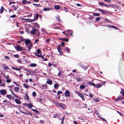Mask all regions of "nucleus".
Returning a JSON list of instances; mask_svg holds the SVG:
<instances>
[{
    "label": "nucleus",
    "mask_w": 124,
    "mask_h": 124,
    "mask_svg": "<svg viewBox=\"0 0 124 124\" xmlns=\"http://www.w3.org/2000/svg\"><path fill=\"white\" fill-rule=\"evenodd\" d=\"M14 47L17 51H22V47H20L19 45H17L16 46H14Z\"/></svg>",
    "instance_id": "nucleus-1"
},
{
    "label": "nucleus",
    "mask_w": 124,
    "mask_h": 124,
    "mask_svg": "<svg viewBox=\"0 0 124 124\" xmlns=\"http://www.w3.org/2000/svg\"><path fill=\"white\" fill-rule=\"evenodd\" d=\"M25 45L27 48L29 49L28 51V52H29L32 46V43H31V44H28Z\"/></svg>",
    "instance_id": "nucleus-2"
},
{
    "label": "nucleus",
    "mask_w": 124,
    "mask_h": 124,
    "mask_svg": "<svg viewBox=\"0 0 124 124\" xmlns=\"http://www.w3.org/2000/svg\"><path fill=\"white\" fill-rule=\"evenodd\" d=\"M25 45L31 43V40L28 39H24Z\"/></svg>",
    "instance_id": "nucleus-3"
},
{
    "label": "nucleus",
    "mask_w": 124,
    "mask_h": 124,
    "mask_svg": "<svg viewBox=\"0 0 124 124\" xmlns=\"http://www.w3.org/2000/svg\"><path fill=\"white\" fill-rule=\"evenodd\" d=\"M6 93V90L5 89H2L0 91V93L2 95H5Z\"/></svg>",
    "instance_id": "nucleus-4"
},
{
    "label": "nucleus",
    "mask_w": 124,
    "mask_h": 124,
    "mask_svg": "<svg viewBox=\"0 0 124 124\" xmlns=\"http://www.w3.org/2000/svg\"><path fill=\"white\" fill-rule=\"evenodd\" d=\"M65 94L66 97H69L70 95V93L69 91L66 90L65 92Z\"/></svg>",
    "instance_id": "nucleus-5"
},
{
    "label": "nucleus",
    "mask_w": 124,
    "mask_h": 124,
    "mask_svg": "<svg viewBox=\"0 0 124 124\" xmlns=\"http://www.w3.org/2000/svg\"><path fill=\"white\" fill-rule=\"evenodd\" d=\"M79 65L81 67V68L85 70H86L87 69V67L84 66L82 63H79Z\"/></svg>",
    "instance_id": "nucleus-6"
},
{
    "label": "nucleus",
    "mask_w": 124,
    "mask_h": 124,
    "mask_svg": "<svg viewBox=\"0 0 124 124\" xmlns=\"http://www.w3.org/2000/svg\"><path fill=\"white\" fill-rule=\"evenodd\" d=\"M22 3L23 4H25L31 3L30 1H27V0H22Z\"/></svg>",
    "instance_id": "nucleus-7"
},
{
    "label": "nucleus",
    "mask_w": 124,
    "mask_h": 124,
    "mask_svg": "<svg viewBox=\"0 0 124 124\" xmlns=\"http://www.w3.org/2000/svg\"><path fill=\"white\" fill-rule=\"evenodd\" d=\"M78 94L79 96L82 98V100L84 101L85 100V98H84L83 95L80 92H78Z\"/></svg>",
    "instance_id": "nucleus-8"
},
{
    "label": "nucleus",
    "mask_w": 124,
    "mask_h": 124,
    "mask_svg": "<svg viewBox=\"0 0 124 124\" xmlns=\"http://www.w3.org/2000/svg\"><path fill=\"white\" fill-rule=\"evenodd\" d=\"M98 10L99 11H101V12L103 14H109V13L103 10H101L99 8L98 9Z\"/></svg>",
    "instance_id": "nucleus-9"
},
{
    "label": "nucleus",
    "mask_w": 124,
    "mask_h": 124,
    "mask_svg": "<svg viewBox=\"0 0 124 124\" xmlns=\"http://www.w3.org/2000/svg\"><path fill=\"white\" fill-rule=\"evenodd\" d=\"M56 20L60 23L62 22L61 20L60 19V16H57L56 17Z\"/></svg>",
    "instance_id": "nucleus-10"
},
{
    "label": "nucleus",
    "mask_w": 124,
    "mask_h": 124,
    "mask_svg": "<svg viewBox=\"0 0 124 124\" xmlns=\"http://www.w3.org/2000/svg\"><path fill=\"white\" fill-rule=\"evenodd\" d=\"M36 29L35 28H33V29L30 32V33L32 34H34L36 32Z\"/></svg>",
    "instance_id": "nucleus-11"
},
{
    "label": "nucleus",
    "mask_w": 124,
    "mask_h": 124,
    "mask_svg": "<svg viewBox=\"0 0 124 124\" xmlns=\"http://www.w3.org/2000/svg\"><path fill=\"white\" fill-rule=\"evenodd\" d=\"M46 83L50 85H51L52 84V81L50 79H48L46 81Z\"/></svg>",
    "instance_id": "nucleus-12"
},
{
    "label": "nucleus",
    "mask_w": 124,
    "mask_h": 124,
    "mask_svg": "<svg viewBox=\"0 0 124 124\" xmlns=\"http://www.w3.org/2000/svg\"><path fill=\"white\" fill-rule=\"evenodd\" d=\"M66 106L65 104L61 103L59 107H60L62 109H64L66 108Z\"/></svg>",
    "instance_id": "nucleus-13"
},
{
    "label": "nucleus",
    "mask_w": 124,
    "mask_h": 124,
    "mask_svg": "<svg viewBox=\"0 0 124 124\" xmlns=\"http://www.w3.org/2000/svg\"><path fill=\"white\" fill-rule=\"evenodd\" d=\"M24 98L26 100H28L29 99V96L27 93H26L24 96Z\"/></svg>",
    "instance_id": "nucleus-14"
},
{
    "label": "nucleus",
    "mask_w": 124,
    "mask_h": 124,
    "mask_svg": "<svg viewBox=\"0 0 124 124\" xmlns=\"http://www.w3.org/2000/svg\"><path fill=\"white\" fill-rule=\"evenodd\" d=\"M63 50L64 51H67V52L68 53H69L70 52V49L68 47H66L64 48Z\"/></svg>",
    "instance_id": "nucleus-15"
},
{
    "label": "nucleus",
    "mask_w": 124,
    "mask_h": 124,
    "mask_svg": "<svg viewBox=\"0 0 124 124\" xmlns=\"http://www.w3.org/2000/svg\"><path fill=\"white\" fill-rule=\"evenodd\" d=\"M99 4L102 7H104V6H106V4H104L103 2H99Z\"/></svg>",
    "instance_id": "nucleus-16"
},
{
    "label": "nucleus",
    "mask_w": 124,
    "mask_h": 124,
    "mask_svg": "<svg viewBox=\"0 0 124 124\" xmlns=\"http://www.w3.org/2000/svg\"><path fill=\"white\" fill-rule=\"evenodd\" d=\"M51 8H50L47 7L43 8V10L44 11H46L50 10Z\"/></svg>",
    "instance_id": "nucleus-17"
},
{
    "label": "nucleus",
    "mask_w": 124,
    "mask_h": 124,
    "mask_svg": "<svg viewBox=\"0 0 124 124\" xmlns=\"http://www.w3.org/2000/svg\"><path fill=\"white\" fill-rule=\"evenodd\" d=\"M15 101L16 103L18 104H20L21 102L20 101L17 99H15Z\"/></svg>",
    "instance_id": "nucleus-18"
},
{
    "label": "nucleus",
    "mask_w": 124,
    "mask_h": 124,
    "mask_svg": "<svg viewBox=\"0 0 124 124\" xmlns=\"http://www.w3.org/2000/svg\"><path fill=\"white\" fill-rule=\"evenodd\" d=\"M60 39L64 41L68 42L69 41L68 39H67L60 38Z\"/></svg>",
    "instance_id": "nucleus-19"
},
{
    "label": "nucleus",
    "mask_w": 124,
    "mask_h": 124,
    "mask_svg": "<svg viewBox=\"0 0 124 124\" xmlns=\"http://www.w3.org/2000/svg\"><path fill=\"white\" fill-rule=\"evenodd\" d=\"M59 85L57 83H56L54 85V88L57 89L58 88Z\"/></svg>",
    "instance_id": "nucleus-20"
},
{
    "label": "nucleus",
    "mask_w": 124,
    "mask_h": 124,
    "mask_svg": "<svg viewBox=\"0 0 124 124\" xmlns=\"http://www.w3.org/2000/svg\"><path fill=\"white\" fill-rule=\"evenodd\" d=\"M19 89V87H16L15 88L14 90L16 92H18Z\"/></svg>",
    "instance_id": "nucleus-21"
},
{
    "label": "nucleus",
    "mask_w": 124,
    "mask_h": 124,
    "mask_svg": "<svg viewBox=\"0 0 124 124\" xmlns=\"http://www.w3.org/2000/svg\"><path fill=\"white\" fill-rule=\"evenodd\" d=\"M95 86L96 88H99L101 87L102 86V85L100 84L99 83L98 84L96 85V86L95 85Z\"/></svg>",
    "instance_id": "nucleus-22"
},
{
    "label": "nucleus",
    "mask_w": 124,
    "mask_h": 124,
    "mask_svg": "<svg viewBox=\"0 0 124 124\" xmlns=\"http://www.w3.org/2000/svg\"><path fill=\"white\" fill-rule=\"evenodd\" d=\"M4 9V7H3V6H2L0 10V13L1 14L3 13Z\"/></svg>",
    "instance_id": "nucleus-23"
},
{
    "label": "nucleus",
    "mask_w": 124,
    "mask_h": 124,
    "mask_svg": "<svg viewBox=\"0 0 124 124\" xmlns=\"http://www.w3.org/2000/svg\"><path fill=\"white\" fill-rule=\"evenodd\" d=\"M54 103L56 106L60 107L61 103H58L56 102L53 101Z\"/></svg>",
    "instance_id": "nucleus-24"
},
{
    "label": "nucleus",
    "mask_w": 124,
    "mask_h": 124,
    "mask_svg": "<svg viewBox=\"0 0 124 124\" xmlns=\"http://www.w3.org/2000/svg\"><path fill=\"white\" fill-rule=\"evenodd\" d=\"M30 66L31 67H36L37 66V65L35 63H32L30 64Z\"/></svg>",
    "instance_id": "nucleus-25"
},
{
    "label": "nucleus",
    "mask_w": 124,
    "mask_h": 124,
    "mask_svg": "<svg viewBox=\"0 0 124 124\" xmlns=\"http://www.w3.org/2000/svg\"><path fill=\"white\" fill-rule=\"evenodd\" d=\"M120 93L122 94V95L123 96H124V89H121Z\"/></svg>",
    "instance_id": "nucleus-26"
},
{
    "label": "nucleus",
    "mask_w": 124,
    "mask_h": 124,
    "mask_svg": "<svg viewBox=\"0 0 124 124\" xmlns=\"http://www.w3.org/2000/svg\"><path fill=\"white\" fill-rule=\"evenodd\" d=\"M85 87V86L83 85H80V88L82 89H84Z\"/></svg>",
    "instance_id": "nucleus-27"
},
{
    "label": "nucleus",
    "mask_w": 124,
    "mask_h": 124,
    "mask_svg": "<svg viewBox=\"0 0 124 124\" xmlns=\"http://www.w3.org/2000/svg\"><path fill=\"white\" fill-rule=\"evenodd\" d=\"M22 20L24 21H26L28 22H30V19H29L23 18L22 19Z\"/></svg>",
    "instance_id": "nucleus-28"
},
{
    "label": "nucleus",
    "mask_w": 124,
    "mask_h": 124,
    "mask_svg": "<svg viewBox=\"0 0 124 124\" xmlns=\"http://www.w3.org/2000/svg\"><path fill=\"white\" fill-rule=\"evenodd\" d=\"M54 8L58 10L59 9L60 7L59 5H56L54 6Z\"/></svg>",
    "instance_id": "nucleus-29"
},
{
    "label": "nucleus",
    "mask_w": 124,
    "mask_h": 124,
    "mask_svg": "<svg viewBox=\"0 0 124 124\" xmlns=\"http://www.w3.org/2000/svg\"><path fill=\"white\" fill-rule=\"evenodd\" d=\"M33 5L35 6V7H38L41 6V5L40 4H33Z\"/></svg>",
    "instance_id": "nucleus-30"
},
{
    "label": "nucleus",
    "mask_w": 124,
    "mask_h": 124,
    "mask_svg": "<svg viewBox=\"0 0 124 124\" xmlns=\"http://www.w3.org/2000/svg\"><path fill=\"white\" fill-rule=\"evenodd\" d=\"M61 50H58V51L59 53V54L60 55H62L63 54V53L61 51Z\"/></svg>",
    "instance_id": "nucleus-31"
},
{
    "label": "nucleus",
    "mask_w": 124,
    "mask_h": 124,
    "mask_svg": "<svg viewBox=\"0 0 124 124\" xmlns=\"http://www.w3.org/2000/svg\"><path fill=\"white\" fill-rule=\"evenodd\" d=\"M23 86L26 88H28L29 87V86L27 84H23Z\"/></svg>",
    "instance_id": "nucleus-32"
},
{
    "label": "nucleus",
    "mask_w": 124,
    "mask_h": 124,
    "mask_svg": "<svg viewBox=\"0 0 124 124\" xmlns=\"http://www.w3.org/2000/svg\"><path fill=\"white\" fill-rule=\"evenodd\" d=\"M93 15L94 16H100V14L99 13H93Z\"/></svg>",
    "instance_id": "nucleus-33"
},
{
    "label": "nucleus",
    "mask_w": 124,
    "mask_h": 124,
    "mask_svg": "<svg viewBox=\"0 0 124 124\" xmlns=\"http://www.w3.org/2000/svg\"><path fill=\"white\" fill-rule=\"evenodd\" d=\"M38 101L39 102H40L41 103H42L43 102V100L41 98H40L38 100Z\"/></svg>",
    "instance_id": "nucleus-34"
},
{
    "label": "nucleus",
    "mask_w": 124,
    "mask_h": 124,
    "mask_svg": "<svg viewBox=\"0 0 124 124\" xmlns=\"http://www.w3.org/2000/svg\"><path fill=\"white\" fill-rule=\"evenodd\" d=\"M62 92L61 91H58L57 92V95L59 96L60 94H62Z\"/></svg>",
    "instance_id": "nucleus-35"
},
{
    "label": "nucleus",
    "mask_w": 124,
    "mask_h": 124,
    "mask_svg": "<svg viewBox=\"0 0 124 124\" xmlns=\"http://www.w3.org/2000/svg\"><path fill=\"white\" fill-rule=\"evenodd\" d=\"M42 86L43 87V88H44L45 89H47V85H42Z\"/></svg>",
    "instance_id": "nucleus-36"
},
{
    "label": "nucleus",
    "mask_w": 124,
    "mask_h": 124,
    "mask_svg": "<svg viewBox=\"0 0 124 124\" xmlns=\"http://www.w3.org/2000/svg\"><path fill=\"white\" fill-rule=\"evenodd\" d=\"M100 118L101 120L102 121H104V122H106V121L105 119L104 118L102 117H99Z\"/></svg>",
    "instance_id": "nucleus-37"
},
{
    "label": "nucleus",
    "mask_w": 124,
    "mask_h": 124,
    "mask_svg": "<svg viewBox=\"0 0 124 124\" xmlns=\"http://www.w3.org/2000/svg\"><path fill=\"white\" fill-rule=\"evenodd\" d=\"M101 19V18L100 17H97L95 18V21L98 22Z\"/></svg>",
    "instance_id": "nucleus-38"
},
{
    "label": "nucleus",
    "mask_w": 124,
    "mask_h": 124,
    "mask_svg": "<svg viewBox=\"0 0 124 124\" xmlns=\"http://www.w3.org/2000/svg\"><path fill=\"white\" fill-rule=\"evenodd\" d=\"M33 25L35 26H37L38 28H39V27L37 26V25L39 26V25L37 23H34L33 24Z\"/></svg>",
    "instance_id": "nucleus-39"
},
{
    "label": "nucleus",
    "mask_w": 124,
    "mask_h": 124,
    "mask_svg": "<svg viewBox=\"0 0 124 124\" xmlns=\"http://www.w3.org/2000/svg\"><path fill=\"white\" fill-rule=\"evenodd\" d=\"M33 106L30 103L28 105V107L29 108H32Z\"/></svg>",
    "instance_id": "nucleus-40"
},
{
    "label": "nucleus",
    "mask_w": 124,
    "mask_h": 124,
    "mask_svg": "<svg viewBox=\"0 0 124 124\" xmlns=\"http://www.w3.org/2000/svg\"><path fill=\"white\" fill-rule=\"evenodd\" d=\"M6 97L9 99H10L12 97V95H9L8 94H7L6 95Z\"/></svg>",
    "instance_id": "nucleus-41"
},
{
    "label": "nucleus",
    "mask_w": 124,
    "mask_h": 124,
    "mask_svg": "<svg viewBox=\"0 0 124 124\" xmlns=\"http://www.w3.org/2000/svg\"><path fill=\"white\" fill-rule=\"evenodd\" d=\"M116 5H113L112 4H111V7L112 8H116Z\"/></svg>",
    "instance_id": "nucleus-42"
},
{
    "label": "nucleus",
    "mask_w": 124,
    "mask_h": 124,
    "mask_svg": "<svg viewBox=\"0 0 124 124\" xmlns=\"http://www.w3.org/2000/svg\"><path fill=\"white\" fill-rule=\"evenodd\" d=\"M41 57L43 59H44V60L43 61H46L47 60V59L46 58V59L44 58V57L43 56H42L41 55Z\"/></svg>",
    "instance_id": "nucleus-43"
},
{
    "label": "nucleus",
    "mask_w": 124,
    "mask_h": 124,
    "mask_svg": "<svg viewBox=\"0 0 124 124\" xmlns=\"http://www.w3.org/2000/svg\"><path fill=\"white\" fill-rule=\"evenodd\" d=\"M4 58L5 59H7L8 60H9L10 59V57L7 56H5L4 57Z\"/></svg>",
    "instance_id": "nucleus-44"
},
{
    "label": "nucleus",
    "mask_w": 124,
    "mask_h": 124,
    "mask_svg": "<svg viewBox=\"0 0 124 124\" xmlns=\"http://www.w3.org/2000/svg\"><path fill=\"white\" fill-rule=\"evenodd\" d=\"M118 98H119V100H123L124 99L121 96H118Z\"/></svg>",
    "instance_id": "nucleus-45"
},
{
    "label": "nucleus",
    "mask_w": 124,
    "mask_h": 124,
    "mask_svg": "<svg viewBox=\"0 0 124 124\" xmlns=\"http://www.w3.org/2000/svg\"><path fill=\"white\" fill-rule=\"evenodd\" d=\"M32 95L34 97L36 96V93L35 92H33L32 93Z\"/></svg>",
    "instance_id": "nucleus-46"
},
{
    "label": "nucleus",
    "mask_w": 124,
    "mask_h": 124,
    "mask_svg": "<svg viewBox=\"0 0 124 124\" xmlns=\"http://www.w3.org/2000/svg\"><path fill=\"white\" fill-rule=\"evenodd\" d=\"M116 8H117V9L118 10H120L121 9V8L120 6H118L116 5Z\"/></svg>",
    "instance_id": "nucleus-47"
},
{
    "label": "nucleus",
    "mask_w": 124,
    "mask_h": 124,
    "mask_svg": "<svg viewBox=\"0 0 124 124\" xmlns=\"http://www.w3.org/2000/svg\"><path fill=\"white\" fill-rule=\"evenodd\" d=\"M94 100L95 102H98L99 101V99L98 98H96L94 99Z\"/></svg>",
    "instance_id": "nucleus-48"
},
{
    "label": "nucleus",
    "mask_w": 124,
    "mask_h": 124,
    "mask_svg": "<svg viewBox=\"0 0 124 124\" xmlns=\"http://www.w3.org/2000/svg\"><path fill=\"white\" fill-rule=\"evenodd\" d=\"M13 56L14 57L18 58L19 57V55L18 54H14L13 55Z\"/></svg>",
    "instance_id": "nucleus-49"
},
{
    "label": "nucleus",
    "mask_w": 124,
    "mask_h": 124,
    "mask_svg": "<svg viewBox=\"0 0 124 124\" xmlns=\"http://www.w3.org/2000/svg\"><path fill=\"white\" fill-rule=\"evenodd\" d=\"M36 19L37 20L38 19L39 16V15L38 14H36Z\"/></svg>",
    "instance_id": "nucleus-50"
},
{
    "label": "nucleus",
    "mask_w": 124,
    "mask_h": 124,
    "mask_svg": "<svg viewBox=\"0 0 124 124\" xmlns=\"http://www.w3.org/2000/svg\"><path fill=\"white\" fill-rule=\"evenodd\" d=\"M57 49L58 50H61V46L60 45H59L57 46Z\"/></svg>",
    "instance_id": "nucleus-51"
},
{
    "label": "nucleus",
    "mask_w": 124,
    "mask_h": 124,
    "mask_svg": "<svg viewBox=\"0 0 124 124\" xmlns=\"http://www.w3.org/2000/svg\"><path fill=\"white\" fill-rule=\"evenodd\" d=\"M116 112L118 113L121 116H123V114L122 113H121L120 112L116 110Z\"/></svg>",
    "instance_id": "nucleus-52"
},
{
    "label": "nucleus",
    "mask_w": 124,
    "mask_h": 124,
    "mask_svg": "<svg viewBox=\"0 0 124 124\" xmlns=\"http://www.w3.org/2000/svg\"><path fill=\"white\" fill-rule=\"evenodd\" d=\"M17 62H18L19 63H22V62L21 61V59H18L17 60Z\"/></svg>",
    "instance_id": "nucleus-53"
},
{
    "label": "nucleus",
    "mask_w": 124,
    "mask_h": 124,
    "mask_svg": "<svg viewBox=\"0 0 124 124\" xmlns=\"http://www.w3.org/2000/svg\"><path fill=\"white\" fill-rule=\"evenodd\" d=\"M41 52V50L39 49H38L37 50V53L38 54H39Z\"/></svg>",
    "instance_id": "nucleus-54"
},
{
    "label": "nucleus",
    "mask_w": 124,
    "mask_h": 124,
    "mask_svg": "<svg viewBox=\"0 0 124 124\" xmlns=\"http://www.w3.org/2000/svg\"><path fill=\"white\" fill-rule=\"evenodd\" d=\"M4 69L7 70L9 69L8 67L7 66H6L4 67Z\"/></svg>",
    "instance_id": "nucleus-55"
},
{
    "label": "nucleus",
    "mask_w": 124,
    "mask_h": 124,
    "mask_svg": "<svg viewBox=\"0 0 124 124\" xmlns=\"http://www.w3.org/2000/svg\"><path fill=\"white\" fill-rule=\"evenodd\" d=\"M111 4H108L107 5H106V7H108V8H109L110 7H111Z\"/></svg>",
    "instance_id": "nucleus-56"
},
{
    "label": "nucleus",
    "mask_w": 124,
    "mask_h": 124,
    "mask_svg": "<svg viewBox=\"0 0 124 124\" xmlns=\"http://www.w3.org/2000/svg\"><path fill=\"white\" fill-rule=\"evenodd\" d=\"M58 115V114H54L53 116V117L54 118H55Z\"/></svg>",
    "instance_id": "nucleus-57"
},
{
    "label": "nucleus",
    "mask_w": 124,
    "mask_h": 124,
    "mask_svg": "<svg viewBox=\"0 0 124 124\" xmlns=\"http://www.w3.org/2000/svg\"><path fill=\"white\" fill-rule=\"evenodd\" d=\"M11 82V80L10 79H7L6 82L8 83H10Z\"/></svg>",
    "instance_id": "nucleus-58"
},
{
    "label": "nucleus",
    "mask_w": 124,
    "mask_h": 124,
    "mask_svg": "<svg viewBox=\"0 0 124 124\" xmlns=\"http://www.w3.org/2000/svg\"><path fill=\"white\" fill-rule=\"evenodd\" d=\"M28 31H29V29L27 28H26L25 29V31L27 32V34H28V33H29Z\"/></svg>",
    "instance_id": "nucleus-59"
},
{
    "label": "nucleus",
    "mask_w": 124,
    "mask_h": 124,
    "mask_svg": "<svg viewBox=\"0 0 124 124\" xmlns=\"http://www.w3.org/2000/svg\"><path fill=\"white\" fill-rule=\"evenodd\" d=\"M40 122L42 124H43L44 123V121L43 120H40Z\"/></svg>",
    "instance_id": "nucleus-60"
},
{
    "label": "nucleus",
    "mask_w": 124,
    "mask_h": 124,
    "mask_svg": "<svg viewBox=\"0 0 124 124\" xmlns=\"http://www.w3.org/2000/svg\"><path fill=\"white\" fill-rule=\"evenodd\" d=\"M16 15H14L12 16H10V17L11 18H14L16 17Z\"/></svg>",
    "instance_id": "nucleus-61"
},
{
    "label": "nucleus",
    "mask_w": 124,
    "mask_h": 124,
    "mask_svg": "<svg viewBox=\"0 0 124 124\" xmlns=\"http://www.w3.org/2000/svg\"><path fill=\"white\" fill-rule=\"evenodd\" d=\"M35 55L37 57H40L41 56V54L40 55H38V54H37L36 53H35Z\"/></svg>",
    "instance_id": "nucleus-62"
},
{
    "label": "nucleus",
    "mask_w": 124,
    "mask_h": 124,
    "mask_svg": "<svg viewBox=\"0 0 124 124\" xmlns=\"http://www.w3.org/2000/svg\"><path fill=\"white\" fill-rule=\"evenodd\" d=\"M105 20H106L108 22H111V21L110 20H108L107 18L105 19Z\"/></svg>",
    "instance_id": "nucleus-63"
},
{
    "label": "nucleus",
    "mask_w": 124,
    "mask_h": 124,
    "mask_svg": "<svg viewBox=\"0 0 124 124\" xmlns=\"http://www.w3.org/2000/svg\"><path fill=\"white\" fill-rule=\"evenodd\" d=\"M50 40V39L49 38H48L46 39V42H48Z\"/></svg>",
    "instance_id": "nucleus-64"
}]
</instances>
